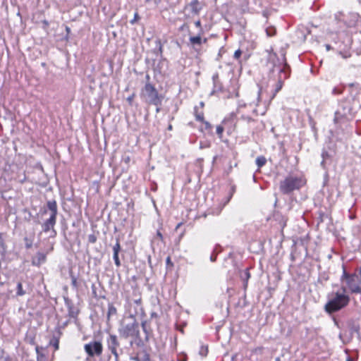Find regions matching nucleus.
<instances>
[{"instance_id": "obj_1", "label": "nucleus", "mask_w": 361, "mask_h": 361, "mask_svg": "<svg viewBox=\"0 0 361 361\" xmlns=\"http://www.w3.org/2000/svg\"><path fill=\"white\" fill-rule=\"evenodd\" d=\"M269 61L272 64V68L270 70L269 73V78L276 82L271 98L272 99L281 90L284 81L289 78L290 68L286 62L285 54L282 51L280 52L279 55L276 53L270 54Z\"/></svg>"}, {"instance_id": "obj_2", "label": "nucleus", "mask_w": 361, "mask_h": 361, "mask_svg": "<svg viewBox=\"0 0 361 361\" xmlns=\"http://www.w3.org/2000/svg\"><path fill=\"white\" fill-rule=\"evenodd\" d=\"M328 301L324 305V310L329 314L345 308L350 302V296L343 290L331 292L328 294Z\"/></svg>"}, {"instance_id": "obj_3", "label": "nucleus", "mask_w": 361, "mask_h": 361, "mask_svg": "<svg viewBox=\"0 0 361 361\" xmlns=\"http://www.w3.org/2000/svg\"><path fill=\"white\" fill-rule=\"evenodd\" d=\"M47 210L50 212L49 217L42 224V232L51 233L50 237H55L56 231L54 226L56 224V216L58 214V207L55 200H49L47 202V209L42 212V214H47Z\"/></svg>"}, {"instance_id": "obj_4", "label": "nucleus", "mask_w": 361, "mask_h": 361, "mask_svg": "<svg viewBox=\"0 0 361 361\" xmlns=\"http://www.w3.org/2000/svg\"><path fill=\"white\" fill-rule=\"evenodd\" d=\"M118 331L120 336L123 338L129 337L138 338L140 336V326L135 317L129 315L126 319L121 322Z\"/></svg>"}, {"instance_id": "obj_5", "label": "nucleus", "mask_w": 361, "mask_h": 361, "mask_svg": "<svg viewBox=\"0 0 361 361\" xmlns=\"http://www.w3.org/2000/svg\"><path fill=\"white\" fill-rule=\"evenodd\" d=\"M305 183L306 180L303 177L289 175L281 181L279 188L283 194H289L294 190L300 189Z\"/></svg>"}, {"instance_id": "obj_6", "label": "nucleus", "mask_w": 361, "mask_h": 361, "mask_svg": "<svg viewBox=\"0 0 361 361\" xmlns=\"http://www.w3.org/2000/svg\"><path fill=\"white\" fill-rule=\"evenodd\" d=\"M141 94L145 101L149 104L157 106L161 104L162 97L159 95L154 86L149 82L145 84Z\"/></svg>"}, {"instance_id": "obj_7", "label": "nucleus", "mask_w": 361, "mask_h": 361, "mask_svg": "<svg viewBox=\"0 0 361 361\" xmlns=\"http://www.w3.org/2000/svg\"><path fill=\"white\" fill-rule=\"evenodd\" d=\"M107 349L118 361L120 355L124 353V348L121 343V339L116 335L109 334L106 339Z\"/></svg>"}, {"instance_id": "obj_8", "label": "nucleus", "mask_w": 361, "mask_h": 361, "mask_svg": "<svg viewBox=\"0 0 361 361\" xmlns=\"http://www.w3.org/2000/svg\"><path fill=\"white\" fill-rule=\"evenodd\" d=\"M350 116H351V108L348 104L343 102L335 112L334 121L336 123H342L348 120Z\"/></svg>"}, {"instance_id": "obj_9", "label": "nucleus", "mask_w": 361, "mask_h": 361, "mask_svg": "<svg viewBox=\"0 0 361 361\" xmlns=\"http://www.w3.org/2000/svg\"><path fill=\"white\" fill-rule=\"evenodd\" d=\"M84 350L89 357H99L102 354L103 345L99 341H92L85 344Z\"/></svg>"}, {"instance_id": "obj_10", "label": "nucleus", "mask_w": 361, "mask_h": 361, "mask_svg": "<svg viewBox=\"0 0 361 361\" xmlns=\"http://www.w3.org/2000/svg\"><path fill=\"white\" fill-rule=\"evenodd\" d=\"M222 123L227 130L228 134H231L236 128V114L234 112L230 114L223 120Z\"/></svg>"}, {"instance_id": "obj_11", "label": "nucleus", "mask_w": 361, "mask_h": 361, "mask_svg": "<svg viewBox=\"0 0 361 361\" xmlns=\"http://www.w3.org/2000/svg\"><path fill=\"white\" fill-rule=\"evenodd\" d=\"M130 316L135 317L137 315L143 314L144 310L141 303V298L134 300L130 303Z\"/></svg>"}, {"instance_id": "obj_12", "label": "nucleus", "mask_w": 361, "mask_h": 361, "mask_svg": "<svg viewBox=\"0 0 361 361\" xmlns=\"http://www.w3.org/2000/svg\"><path fill=\"white\" fill-rule=\"evenodd\" d=\"M54 249L53 245L46 252H37L35 257L32 258L31 263L33 266L39 267L41 264L45 263L47 260V254L52 251Z\"/></svg>"}, {"instance_id": "obj_13", "label": "nucleus", "mask_w": 361, "mask_h": 361, "mask_svg": "<svg viewBox=\"0 0 361 361\" xmlns=\"http://www.w3.org/2000/svg\"><path fill=\"white\" fill-rule=\"evenodd\" d=\"M201 35L202 33L198 32L197 35L192 36L189 38L190 45L195 50H197L198 47H200L203 43H206L207 41V38L202 39L201 37Z\"/></svg>"}, {"instance_id": "obj_14", "label": "nucleus", "mask_w": 361, "mask_h": 361, "mask_svg": "<svg viewBox=\"0 0 361 361\" xmlns=\"http://www.w3.org/2000/svg\"><path fill=\"white\" fill-rule=\"evenodd\" d=\"M64 302L68 308V315L71 318H76L79 310L74 306L73 302L68 298H64Z\"/></svg>"}, {"instance_id": "obj_15", "label": "nucleus", "mask_w": 361, "mask_h": 361, "mask_svg": "<svg viewBox=\"0 0 361 361\" xmlns=\"http://www.w3.org/2000/svg\"><path fill=\"white\" fill-rule=\"evenodd\" d=\"M212 80H213V90L212 94L221 92L223 90V85L221 82L219 80V74L215 73L212 76Z\"/></svg>"}, {"instance_id": "obj_16", "label": "nucleus", "mask_w": 361, "mask_h": 361, "mask_svg": "<svg viewBox=\"0 0 361 361\" xmlns=\"http://www.w3.org/2000/svg\"><path fill=\"white\" fill-rule=\"evenodd\" d=\"M186 8H190L191 13L196 15L198 14L201 10L197 0H192Z\"/></svg>"}, {"instance_id": "obj_17", "label": "nucleus", "mask_w": 361, "mask_h": 361, "mask_svg": "<svg viewBox=\"0 0 361 361\" xmlns=\"http://www.w3.org/2000/svg\"><path fill=\"white\" fill-rule=\"evenodd\" d=\"M350 19L349 20H343V21L348 27H350L356 25L359 16L357 13H351L350 14Z\"/></svg>"}, {"instance_id": "obj_18", "label": "nucleus", "mask_w": 361, "mask_h": 361, "mask_svg": "<svg viewBox=\"0 0 361 361\" xmlns=\"http://www.w3.org/2000/svg\"><path fill=\"white\" fill-rule=\"evenodd\" d=\"M6 248L7 246L6 245L4 240L2 237V233H0V256L1 259L5 257Z\"/></svg>"}, {"instance_id": "obj_19", "label": "nucleus", "mask_w": 361, "mask_h": 361, "mask_svg": "<svg viewBox=\"0 0 361 361\" xmlns=\"http://www.w3.org/2000/svg\"><path fill=\"white\" fill-rule=\"evenodd\" d=\"M194 114L196 121H204V112L203 110H200L198 106H195L194 109Z\"/></svg>"}, {"instance_id": "obj_20", "label": "nucleus", "mask_w": 361, "mask_h": 361, "mask_svg": "<svg viewBox=\"0 0 361 361\" xmlns=\"http://www.w3.org/2000/svg\"><path fill=\"white\" fill-rule=\"evenodd\" d=\"M221 247L219 245H216L215 246V247L214 248L213 252L210 256V260L212 262H215L216 259L217 255L219 252H221Z\"/></svg>"}, {"instance_id": "obj_21", "label": "nucleus", "mask_w": 361, "mask_h": 361, "mask_svg": "<svg viewBox=\"0 0 361 361\" xmlns=\"http://www.w3.org/2000/svg\"><path fill=\"white\" fill-rule=\"evenodd\" d=\"M255 162L258 168H261L265 165L267 159L264 156H259L257 157Z\"/></svg>"}, {"instance_id": "obj_22", "label": "nucleus", "mask_w": 361, "mask_h": 361, "mask_svg": "<svg viewBox=\"0 0 361 361\" xmlns=\"http://www.w3.org/2000/svg\"><path fill=\"white\" fill-rule=\"evenodd\" d=\"M117 312L116 308L113 304H109L107 317L109 318L111 315H115Z\"/></svg>"}, {"instance_id": "obj_23", "label": "nucleus", "mask_w": 361, "mask_h": 361, "mask_svg": "<svg viewBox=\"0 0 361 361\" xmlns=\"http://www.w3.org/2000/svg\"><path fill=\"white\" fill-rule=\"evenodd\" d=\"M203 124V126L201 128V130H206L207 132H211L212 130V126L210 124L209 122L204 121H201Z\"/></svg>"}, {"instance_id": "obj_24", "label": "nucleus", "mask_w": 361, "mask_h": 361, "mask_svg": "<svg viewBox=\"0 0 361 361\" xmlns=\"http://www.w3.org/2000/svg\"><path fill=\"white\" fill-rule=\"evenodd\" d=\"M16 289H17V291H16L17 296H23L25 294V291L23 290V285L20 282H18L17 283Z\"/></svg>"}, {"instance_id": "obj_25", "label": "nucleus", "mask_w": 361, "mask_h": 361, "mask_svg": "<svg viewBox=\"0 0 361 361\" xmlns=\"http://www.w3.org/2000/svg\"><path fill=\"white\" fill-rule=\"evenodd\" d=\"M240 121L246 123L247 125H249L250 123L255 121L252 118H251L249 116H245V115H242L240 118Z\"/></svg>"}, {"instance_id": "obj_26", "label": "nucleus", "mask_w": 361, "mask_h": 361, "mask_svg": "<svg viewBox=\"0 0 361 361\" xmlns=\"http://www.w3.org/2000/svg\"><path fill=\"white\" fill-rule=\"evenodd\" d=\"M121 250V245L119 243V240L116 239V243L113 247L114 254H118Z\"/></svg>"}, {"instance_id": "obj_27", "label": "nucleus", "mask_w": 361, "mask_h": 361, "mask_svg": "<svg viewBox=\"0 0 361 361\" xmlns=\"http://www.w3.org/2000/svg\"><path fill=\"white\" fill-rule=\"evenodd\" d=\"M266 32H267V36L271 37V36H274L275 35L276 30H275L274 27H267L266 29Z\"/></svg>"}, {"instance_id": "obj_28", "label": "nucleus", "mask_w": 361, "mask_h": 361, "mask_svg": "<svg viewBox=\"0 0 361 361\" xmlns=\"http://www.w3.org/2000/svg\"><path fill=\"white\" fill-rule=\"evenodd\" d=\"M24 241L25 243V247L27 249H30V248L32 247V241L30 239H29L27 237H25L24 238Z\"/></svg>"}, {"instance_id": "obj_29", "label": "nucleus", "mask_w": 361, "mask_h": 361, "mask_svg": "<svg viewBox=\"0 0 361 361\" xmlns=\"http://www.w3.org/2000/svg\"><path fill=\"white\" fill-rule=\"evenodd\" d=\"M50 344L52 345L55 350L59 349V341L58 338H54L53 340L50 341Z\"/></svg>"}, {"instance_id": "obj_30", "label": "nucleus", "mask_w": 361, "mask_h": 361, "mask_svg": "<svg viewBox=\"0 0 361 361\" xmlns=\"http://www.w3.org/2000/svg\"><path fill=\"white\" fill-rule=\"evenodd\" d=\"M224 128L225 127H224L222 126H218L216 127V133L220 138L222 137V133L224 132Z\"/></svg>"}, {"instance_id": "obj_31", "label": "nucleus", "mask_w": 361, "mask_h": 361, "mask_svg": "<svg viewBox=\"0 0 361 361\" xmlns=\"http://www.w3.org/2000/svg\"><path fill=\"white\" fill-rule=\"evenodd\" d=\"M113 258H114V262H115V264L116 265V267H120L121 266V262H120V259L118 258V254H114Z\"/></svg>"}, {"instance_id": "obj_32", "label": "nucleus", "mask_w": 361, "mask_h": 361, "mask_svg": "<svg viewBox=\"0 0 361 361\" xmlns=\"http://www.w3.org/2000/svg\"><path fill=\"white\" fill-rule=\"evenodd\" d=\"M241 277H242L243 279H245L246 281H247V280L250 279V273H249V271H248V270H247V269H245V270L244 271V272H243V274L241 275Z\"/></svg>"}, {"instance_id": "obj_33", "label": "nucleus", "mask_w": 361, "mask_h": 361, "mask_svg": "<svg viewBox=\"0 0 361 361\" xmlns=\"http://www.w3.org/2000/svg\"><path fill=\"white\" fill-rule=\"evenodd\" d=\"M207 352H208V350H207V347H204V346H202L200 350V354L202 355V356H206L207 354Z\"/></svg>"}, {"instance_id": "obj_34", "label": "nucleus", "mask_w": 361, "mask_h": 361, "mask_svg": "<svg viewBox=\"0 0 361 361\" xmlns=\"http://www.w3.org/2000/svg\"><path fill=\"white\" fill-rule=\"evenodd\" d=\"M242 54V51L240 49H238L235 51L233 57L235 59L238 60Z\"/></svg>"}, {"instance_id": "obj_35", "label": "nucleus", "mask_w": 361, "mask_h": 361, "mask_svg": "<svg viewBox=\"0 0 361 361\" xmlns=\"http://www.w3.org/2000/svg\"><path fill=\"white\" fill-rule=\"evenodd\" d=\"M97 241V238L94 235H88V242L90 243H94Z\"/></svg>"}, {"instance_id": "obj_36", "label": "nucleus", "mask_w": 361, "mask_h": 361, "mask_svg": "<svg viewBox=\"0 0 361 361\" xmlns=\"http://www.w3.org/2000/svg\"><path fill=\"white\" fill-rule=\"evenodd\" d=\"M178 361H187V355L185 354H180L177 357Z\"/></svg>"}, {"instance_id": "obj_37", "label": "nucleus", "mask_w": 361, "mask_h": 361, "mask_svg": "<svg viewBox=\"0 0 361 361\" xmlns=\"http://www.w3.org/2000/svg\"><path fill=\"white\" fill-rule=\"evenodd\" d=\"M195 25L197 27H198L200 29V31L199 32L200 33H203V30H202V24H201V22L200 20H197L195 22Z\"/></svg>"}, {"instance_id": "obj_38", "label": "nucleus", "mask_w": 361, "mask_h": 361, "mask_svg": "<svg viewBox=\"0 0 361 361\" xmlns=\"http://www.w3.org/2000/svg\"><path fill=\"white\" fill-rule=\"evenodd\" d=\"M136 361H150L148 356L147 355H145L144 358L141 359L139 356L135 358ZM171 361H173V360H171Z\"/></svg>"}, {"instance_id": "obj_39", "label": "nucleus", "mask_w": 361, "mask_h": 361, "mask_svg": "<svg viewBox=\"0 0 361 361\" xmlns=\"http://www.w3.org/2000/svg\"><path fill=\"white\" fill-rule=\"evenodd\" d=\"M140 18L139 15L137 13H135L134 15L133 19H132L130 23V24L133 25L138 19Z\"/></svg>"}, {"instance_id": "obj_40", "label": "nucleus", "mask_w": 361, "mask_h": 361, "mask_svg": "<svg viewBox=\"0 0 361 361\" xmlns=\"http://www.w3.org/2000/svg\"><path fill=\"white\" fill-rule=\"evenodd\" d=\"M166 266L173 267V264L172 263L170 257H168L166 259Z\"/></svg>"}, {"instance_id": "obj_41", "label": "nucleus", "mask_w": 361, "mask_h": 361, "mask_svg": "<svg viewBox=\"0 0 361 361\" xmlns=\"http://www.w3.org/2000/svg\"><path fill=\"white\" fill-rule=\"evenodd\" d=\"M157 236L161 240H163L164 238H163V235L162 233L160 232L159 230H158L157 231Z\"/></svg>"}, {"instance_id": "obj_42", "label": "nucleus", "mask_w": 361, "mask_h": 361, "mask_svg": "<svg viewBox=\"0 0 361 361\" xmlns=\"http://www.w3.org/2000/svg\"><path fill=\"white\" fill-rule=\"evenodd\" d=\"M339 54L342 56V58L343 59H347L348 57L350 56V54H344V53H342V52H340Z\"/></svg>"}, {"instance_id": "obj_43", "label": "nucleus", "mask_w": 361, "mask_h": 361, "mask_svg": "<svg viewBox=\"0 0 361 361\" xmlns=\"http://www.w3.org/2000/svg\"><path fill=\"white\" fill-rule=\"evenodd\" d=\"M246 104L245 103H242L241 102H239L238 106V111L242 107H245Z\"/></svg>"}, {"instance_id": "obj_44", "label": "nucleus", "mask_w": 361, "mask_h": 361, "mask_svg": "<svg viewBox=\"0 0 361 361\" xmlns=\"http://www.w3.org/2000/svg\"><path fill=\"white\" fill-rule=\"evenodd\" d=\"M72 285L74 287H76L77 286V280L75 278L73 277L72 278Z\"/></svg>"}, {"instance_id": "obj_45", "label": "nucleus", "mask_w": 361, "mask_h": 361, "mask_svg": "<svg viewBox=\"0 0 361 361\" xmlns=\"http://www.w3.org/2000/svg\"><path fill=\"white\" fill-rule=\"evenodd\" d=\"M333 94H341V91L338 90L336 88H334L333 90Z\"/></svg>"}, {"instance_id": "obj_46", "label": "nucleus", "mask_w": 361, "mask_h": 361, "mask_svg": "<svg viewBox=\"0 0 361 361\" xmlns=\"http://www.w3.org/2000/svg\"><path fill=\"white\" fill-rule=\"evenodd\" d=\"M145 324H146V322H142V329H143V330H144L145 331H146V329H145Z\"/></svg>"}, {"instance_id": "obj_47", "label": "nucleus", "mask_w": 361, "mask_h": 361, "mask_svg": "<svg viewBox=\"0 0 361 361\" xmlns=\"http://www.w3.org/2000/svg\"><path fill=\"white\" fill-rule=\"evenodd\" d=\"M200 106L201 109H202L203 107L204 106V103L203 102H200Z\"/></svg>"}, {"instance_id": "obj_48", "label": "nucleus", "mask_w": 361, "mask_h": 361, "mask_svg": "<svg viewBox=\"0 0 361 361\" xmlns=\"http://www.w3.org/2000/svg\"><path fill=\"white\" fill-rule=\"evenodd\" d=\"M168 129L169 130H172V126L171 125H169V127H168Z\"/></svg>"}, {"instance_id": "obj_49", "label": "nucleus", "mask_w": 361, "mask_h": 361, "mask_svg": "<svg viewBox=\"0 0 361 361\" xmlns=\"http://www.w3.org/2000/svg\"><path fill=\"white\" fill-rule=\"evenodd\" d=\"M128 101L131 102V101H132V97H129L128 98Z\"/></svg>"}, {"instance_id": "obj_50", "label": "nucleus", "mask_w": 361, "mask_h": 361, "mask_svg": "<svg viewBox=\"0 0 361 361\" xmlns=\"http://www.w3.org/2000/svg\"><path fill=\"white\" fill-rule=\"evenodd\" d=\"M260 92H261V90H259V92H258V99H259Z\"/></svg>"}, {"instance_id": "obj_51", "label": "nucleus", "mask_w": 361, "mask_h": 361, "mask_svg": "<svg viewBox=\"0 0 361 361\" xmlns=\"http://www.w3.org/2000/svg\"><path fill=\"white\" fill-rule=\"evenodd\" d=\"M325 154H327V153H326V152H323V153H322L323 159H324V155H325Z\"/></svg>"}, {"instance_id": "obj_52", "label": "nucleus", "mask_w": 361, "mask_h": 361, "mask_svg": "<svg viewBox=\"0 0 361 361\" xmlns=\"http://www.w3.org/2000/svg\"><path fill=\"white\" fill-rule=\"evenodd\" d=\"M36 352H37V354L39 355V348H38V347H37V348H36Z\"/></svg>"}, {"instance_id": "obj_53", "label": "nucleus", "mask_w": 361, "mask_h": 361, "mask_svg": "<svg viewBox=\"0 0 361 361\" xmlns=\"http://www.w3.org/2000/svg\"><path fill=\"white\" fill-rule=\"evenodd\" d=\"M235 97H239V94H238V92L235 93Z\"/></svg>"}, {"instance_id": "obj_54", "label": "nucleus", "mask_w": 361, "mask_h": 361, "mask_svg": "<svg viewBox=\"0 0 361 361\" xmlns=\"http://www.w3.org/2000/svg\"><path fill=\"white\" fill-rule=\"evenodd\" d=\"M346 361H352V359L348 357Z\"/></svg>"}, {"instance_id": "obj_55", "label": "nucleus", "mask_w": 361, "mask_h": 361, "mask_svg": "<svg viewBox=\"0 0 361 361\" xmlns=\"http://www.w3.org/2000/svg\"><path fill=\"white\" fill-rule=\"evenodd\" d=\"M324 160H323V161H322L321 164H322V165H323V164H324Z\"/></svg>"}]
</instances>
